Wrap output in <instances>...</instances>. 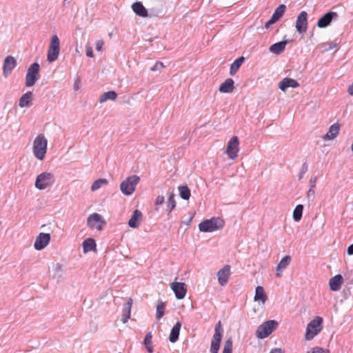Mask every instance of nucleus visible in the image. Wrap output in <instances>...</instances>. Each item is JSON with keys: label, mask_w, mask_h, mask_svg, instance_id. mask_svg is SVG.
Segmentation results:
<instances>
[{"label": "nucleus", "mask_w": 353, "mask_h": 353, "mask_svg": "<svg viewBox=\"0 0 353 353\" xmlns=\"http://www.w3.org/2000/svg\"><path fill=\"white\" fill-rule=\"evenodd\" d=\"M347 253L349 255H353V243H352V244H351V245L347 248Z\"/></svg>", "instance_id": "obj_53"}, {"label": "nucleus", "mask_w": 353, "mask_h": 353, "mask_svg": "<svg viewBox=\"0 0 353 353\" xmlns=\"http://www.w3.org/2000/svg\"><path fill=\"white\" fill-rule=\"evenodd\" d=\"M152 335L151 332H150L146 334V335L144 338V341H143V344L145 346V348L147 349V350L149 353L153 352V345H152Z\"/></svg>", "instance_id": "obj_34"}, {"label": "nucleus", "mask_w": 353, "mask_h": 353, "mask_svg": "<svg viewBox=\"0 0 353 353\" xmlns=\"http://www.w3.org/2000/svg\"><path fill=\"white\" fill-rule=\"evenodd\" d=\"M255 301H261L264 303L267 300V296L264 293V290L262 286H257L255 290Z\"/></svg>", "instance_id": "obj_32"}, {"label": "nucleus", "mask_w": 353, "mask_h": 353, "mask_svg": "<svg viewBox=\"0 0 353 353\" xmlns=\"http://www.w3.org/2000/svg\"><path fill=\"white\" fill-rule=\"evenodd\" d=\"M339 14L336 12H328L321 17L317 22V26L320 28H324L327 27L332 22V20L336 19Z\"/></svg>", "instance_id": "obj_14"}, {"label": "nucleus", "mask_w": 353, "mask_h": 353, "mask_svg": "<svg viewBox=\"0 0 353 353\" xmlns=\"http://www.w3.org/2000/svg\"><path fill=\"white\" fill-rule=\"evenodd\" d=\"M296 29L300 34L306 32L307 29V13L302 11L299 13L296 21Z\"/></svg>", "instance_id": "obj_12"}, {"label": "nucleus", "mask_w": 353, "mask_h": 353, "mask_svg": "<svg viewBox=\"0 0 353 353\" xmlns=\"http://www.w3.org/2000/svg\"><path fill=\"white\" fill-rule=\"evenodd\" d=\"M230 275V266L228 265H225L223 268H221L217 272L219 283L221 286L225 285L228 281Z\"/></svg>", "instance_id": "obj_17"}, {"label": "nucleus", "mask_w": 353, "mask_h": 353, "mask_svg": "<svg viewBox=\"0 0 353 353\" xmlns=\"http://www.w3.org/2000/svg\"><path fill=\"white\" fill-rule=\"evenodd\" d=\"M104 42L103 40H98L96 42V50L97 51H101L103 47Z\"/></svg>", "instance_id": "obj_45"}, {"label": "nucleus", "mask_w": 353, "mask_h": 353, "mask_svg": "<svg viewBox=\"0 0 353 353\" xmlns=\"http://www.w3.org/2000/svg\"><path fill=\"white\" fill-rule=\"evenodd\" d=\"M322 323L323 319L320 316H316L307 325L305 339L306 341L313 339L323 329Z\"/></svg>", "instance_id": "obj_3"}, {"label": "nucleus", "mask_w": 353, "mask_h": 353, "mask_svg": "<svg viewBox=\"0 0 353 353\" xmlns=\"http://www.w3.org/2000/svg\"><path fill=\"white\" fill-rule=\"evenodd\" d=\"M105 221L103 217L98 213H93L90 215L87 219L88 226L92 229H96L99 231L103 230L105 225Z\"/></svg>", "instance_id": "obj_10"}, {"label": "nucleus", "mask_w": 353, "mask_h": 353, "mask_svg": "<svg viewBox=\"0 0 353 353\" xmlns=\"http://www.w3.org/2000/svg\"><path fill=\"white\" fill-rule=\"evenodd\" d=\"M316 180H317V177L316 176L312 177L310 179L309 183H310V188H314H314L316 186Z\"/></svg>", "instance_id": "obj_47"}, {"label": "nucleus", "mask_w": 353, "mask_h": 353, "mask_svg": "<svg viewBox=\"0 0 353 353\" xmlns=\"http://www.w3.org/2000/svg\"><path fill=\"white\" fill-rule=\"evenodd\" d=\"M165 303L163 301H159L157 306V320L161 319L164 315Z\"/></svg>", "instance_id": "obj_39"}, {"label": "nucleus", "mask_w": 353, "mask_h": 353, "mask_svg": "<svg viewBox=\"0 0 353 353\" xmlns=\"http://www.w3.org/2000/svg\"><path fill=\"white\" fill-rule=\"evenodd\" d=\"M181 324L180 322L177 321L171 330V332L169 336V341L171 343H175L179 339L180 330H181Z\"/></svg>", "instance_id": "obj_27"}, {"label": "nucleus", "mask_w": 353, "mask_h": 353, "mask_svg": "<svg viewBox=\"0 0 353 353\" xmlns=\"http://www.w3.org/2000/svg\"><path fill=\"white\" fill-rule=\"evenodd\" d=\"M223 330L221 327V321H219L214 327V334L212 336L210 345L211 353H218L220 347V343L223 336Z\"/></svg>", "instance_id": "obj_8"}, {"label": "nucleus", "mask_w": 353, "mask_h": 353, "mask_svg": "<svg viewBox=\"0 0 353 353\" xmlns=\"http://www.w3.org/2000/svg\"><path fill=\"white\" fill-rule=\"evenodd\" d=\"M142 212L139 210H135L128 221L129 227L132 228H137L140 225L142 218Z\"/></svg>", "instance_id": "obj_22"}, {"label": "nucleus", "mask_w": 353, "mask_h": 353, "mask_svg": "<svg viewBox=\"0 0 353 353\" xmlns=\"http://www.w3.org/2000/svg\"><path fill=\"white\" fill-rule=\"evenodd\" d=\"M95 241L92 238H88L83 242V250L84 253L89 252L96 250Z\"/></svg>", "instance_id": "obj_29"}, {"label": "nucleus", "mask_w": 353, "mask_h": 353, "mask_svg": "<svg viewBox=\"0 0 353 353\" xmlns=\"http://www.w3.org/2000/svg\"><path fill=\"white\" fill-rule=\"evenodd\" d=\"M170 288L174 291L177 299H183L185 296L187 289L184 283L172 282L170 284Z\"/></svg>", "instance_id": "obj_16"}, {"label": "nucleus", "mask_w": 353, "mask_h": 353, "mask_svg": "<svg viewBox=\"0 0 353 353\" xmlns=\"http://www.w3.org/2000/svg\"><path fill=\"white\" fill-rule=\"evenodd\" d=\"M32 92L29 91L23 94L19 99V105L20 108L29 107L32 100Z\"/></svg>", "instance_id": "obj_26"}, {"label": "nucleus", "mask_w": 353, "mask_h": 353, "mask_svg": "<svg viewBox=\"0 0 353 353\" xmlns=\"http://www.w3.org/2000/svg\"><path fill=\"white\" fill-rule=\"evenodd\" d=\"M139 181L140 177L137 175H132L127 177L120 184L121 192L127 196L131 195L134 192L136 185Z\"/></svg>", "instance_id": "obj_5"}, {"label": "nucleus", "mask_w": 353, "mask_h": 353, "mask_svg": "<svg viewBox=\"0 0 353 353\" xmlns=\"http://www.w3.org/2000/svg\"><path fill=\"white\" fill-rule=\"evenodd\" d=\"M17 63V60L11 55L5 58L3 65V74L5 77H7L12 72Z\"/></svg>", "instance_id": "obj_15"}, {"label": "nucleus", "mask_w": 353, "mask_h": 353, "mask_svg": "<svg viewBox=\"0 0 353 353\" xmlns=\"http://www.w3.org/2000/svg\"><path fill=\"white\" fill-rule=\"evenodd\" d=\"M307 170H308V165L306 162H304L302 164L301 169L298 175L299 180H301L303 178L305 174L307 172Z\"/></svg>", "instance_id": "obj_43"}, {"label": "nucleus", "mask_w": 353, "mask_h": 353, "mask_svg": "<svg viewBox=\"0 0 353 353\" xmlns=\"http://www.w3.org/2000/svg\"><path fill=\"white\" fill-rule=\"evenodd\" d=\"M343 283V278L341 274H336L332 277L329 281V286L332 291H339Z\"/></svg>", "instance_id": "obj_18"}, {"label": "nucleus", "mask_w": 353, "mask_h": 353, "mask_svg": "<svg viewBox=\"0 0 353 353\" xmlns=\"http://www.w3.org/2000/svg\"><path fill=\"white\" fill-rule=\"evenodd\" d=\"M179 195L181 199L188 200L190 197V190L187 185H181L178 188Z\"/></svg>", "instance_id": "obj_35"}, {"label": "nucleus", "mask_w": 353, "mask_h": 353, "mask_svg": "<svg viewBox=\"0 0 353 353\" xmlns=\"http://www.w3.org/2000/svg\"><path fill=\"white\" fill-rule=\"evenodd\" d=\"M50 234L49 233H40L36 238L34 248L37 250L44 249L50 243Z\"/></svg>", "instance_id": "obj_13"}, {"label": "nucleus", "mask_w": 353, "mask_h": 353, "mask_svg": "<svg viewBox=\"0 0 353 353\" xmlns=\"http://www.w3.org/2000/svg\"><path fill=\"white\" fill-rule=\"evenodd\" d=\"M306 353H330V350L319 346L312 347Z\"/></svg>", "instance_id": "obj_42"}, {"label": "nucleus", "mask_w": 353, "mask_h": 353, "mask_svg": "<svg viewBox=\"0 0 353 353\" xmlns=\"http://www.w3.org/2000/svg\"><path fill=\"white\" fill-rule=\"evenodd\" d=\"M54 276L53 277L54 279H59L62 278L63 272V265L59 263H57L54 265Z\"/></svg>", "instance_id": "obj_38"}, {"label": "nucleus", "mask_w": 353, "mask_h": 353, "mask_svg": "<svg viewBox=\"0 0 353 353\" xmlns=\"http://www.w3.org/2000/svg\"><path fill=\"white\" fill-rule=\"evenodd\" d=\"M78 85H77V83H74V90H78Z\"/></svg>", "instance_id": "obj_56"}, {"label": "nucleus", "mask_w": 353, "mask_h": 353, "mask_svg": "<svg viewBox=\"0 0 353 353\" xmlns=\"http://www.w3.org/2000/svg\"><path fill=\"white\" fill-rule=\"evenodd\" d=\"M165 201V198L163 196H158L155 201L156 205H162Z\"/></svg>", "instance_id": "obj_46"}, {"label": "nucleus", "mask_w": 353, "mask_h": 353, "mask_svg": "<svg viewBox=\"0 0 353 353\" xmlns=\"http://www.w3.org/2000/svg\"><path fill=\"white\" fill-rule=\"evenodd\" d=\"M60 52V41L57 35L54 34L51 37L50 43L48 50L47 60L50 62L55 61Z\"/></svg>", "instance_id": "obj_7"}, {"label": "nucleus", "mask_w": 353, "mask_h": 353, "mask_svg": "<svg viewBox=\"0 0 353 353\" xmlns=\"http://www.w3.org/2000/svg\"><path fill=\"white\" fill-rule=\"evenodd\" d=\"M108 183V180L105 179H99L93 182L91 186V190L95 191L102 186L106 185Z\"/></svg>", "instance_id": "obj_37"}, {"label": "nucleus", "mask_w": 353, "mask_h": 353, "mask_svg": "<svg viewBox=\"0 0 353 353\" xmlns=\"http://www.w3.org/2000/svg\"><path fill=\"white\" fill-rule=\"evenodd\" d=\"M270 353H284V351L281 348H274Z\"/></svg>", "instance_id": "obj_51"}, {"label": "nucleus", "mask_w": 353, "mask_h": 353, "mask_svg": "<svg viewBox=\"0 0 353 353\" xmlns=\"http://www.w3.org/2000/svg\"><path fill=\"white\" fill-rule=\"evenodd\" d=\"M245 59L243 57H240L239 58L236 59L230 65V74L232 76H234L236 74L237 71L239 70V68L243 63Z\"/></svg>", "instance_id": "obj_30"}, {"label": "nucleus", "mask_w": 353, "mask_h": 353, "mask_svg": "<svg viewBox=\"0 0 353 353\" xmlns=\"http://www.w3.org/2000/svg\"><path fill=\"white\" fill-rule=\"evenodd\" d=\"M132 9L133 12L141 17H148V10L144 7L141 1H137L132 5Z\"/></svg>", "instance_id": "obj_21"}, {"label": "nucleus", "mask_w": 353, "mask_h": 353, "mask_svg": "<svg viewBox=\"0 0 353 353\" xmlns=\"http://www.w3.org/2000/svg\"><path fill=\"white\" fill-rule=\"evenodd\" d=\"M165 66L163 63L161 61H157L152 68V71H160L162 68H163Z\"/></svg>", "instance_id": "obj_44"}, {"label": "nucleus", "mask_w": 353, "mask_h": 353, "mask_svg": "<svg viewBox=\"0 0 353 353\" xmlns=\"http://www.w3.org/2000/svg\"><path fill=\"white\" fill-rule=\"evenodd\" d=\"M232 339L231 337L228 338L224 343L222 353H232Z\"/></svg>", "instance_id": "obj_40"}, {"label": "nucleus", "mask_w": 353, "mask_h": 353, "mask_svg": "<svg viewBox=\"0 0 353 353\" xmlns=\"http://www.w3.org/2000/svg\"><path fill=\"white\" fill-rule=\"evenodd\" d=\"M341 125L339 123L332 124L327 132L323 137V140H332L337 137L340 130Z\"/></svg>", "instance_id": "obj_19"}, {"label": "nucleus", "mask_w": 353, "mask_h": 353, "mask_svg": "<svg viewBox=\"0 0 353 353\" xmlns=\"http://www.w3.org/2000/svg\"><path fill=\"white\" fill-rule=\"evenodd\" d=\"M328 45H329V47L327 49H326V50H332L334 48L336 47L337 43L336 42H330L328 43Z\"/></svg>", "instance_id": "obj_52"}, {"label": "nucleus", "mask_w": 353, "mask_h": 353, "mask_svg": "<svg viewBox=\"0 0 353 353\" xmlns=\"http://www.w3.org/2000/svg\"><path fill=\"white\" fill-rule=\"evenodd\" d=\"M303 210V205L301 204H299L296 206L293 211V219L295 221H299L302 218Z\"/></svg>", "instance_id": "obj_36"}, {"label": "nucleus", "mask_w": 353, "mask_h": 353, "mask_svg": "<svg viewBox=\"0 0 353 353\" xmlns=\"http://www.w3.org/2000/svg\"><path fill=\"white\" fill-rule=\"evenodd\" d=\"M234 82L232 79L228 78L219 86V90L222 93H231L234 89Z\"/></svg>", "instance_id": "obj_23"}, {"label": "nucleus", "mask_w": 353, "mask_h": 353, "mask_svg": "<svg viewBox=\"0 0 353 353\" xmlns=\"http://www.w3.org/2000/svg\"><path fill=\"white\" fill-rule=\"evenodd\" d=\"M39 64L34 63L30 65L26 75V86L31 87L34 85L35 82L38 80L39 72Z\"/></svg>", "instance_id": "obj_9"}, {"label": "nucleus", "mask_w": 353, "mask_h": 353, "mask_svg": "<svg viewBox=\"0 0 353 353\" xmlns=\"http://www.w3.org/2000/svg\"><path fill=\"white\" fill-rule=\"evenodd\" d=\"M132 299L130 298L127 303L123 305V314L121 318V321L123 323H126L128 321V319L130 318L131 316V308L132 305Z\"/></svg>", "instance_id": "obj_24"}, {"label": "nucleus", "mask_w": 353, "mask_h": 353, "mask_svg": "<svg viewBox=\"0 0 353 353\" xmlns=\"http://www.w3.org/2000/svg\"><path fill=\"white\" fill-rule=\"evenodd\" d=\"M347 92L350 95L353 96V83L349 85Z\"/></svg>", "instance_id": "obj_54"}, {"label": "nucleus", "mask_w": 353, "mask_h": 353, "mask_svg": "<svg viewBox=\"0 0 353 353\" xmlns=\"http://www.w3.org/2000/svg\"><path fill=\"white\" fill-rule=\"evenodd\" d=\"M175 206L176 202L174 200V194L172 192H171L168 199V214L172 212V210L175 208Z\"/></svg>", "instance_id": "obj_41"}, {"label": "nucleus", "mask_w": 353, "mask_h": 353, "mask_svg": "<svg viewBox=\"0 0 353 353\" xmlns=\"http://www.w3.org/2000/svg\"><path fill=\"white\" fill-rule=\"evenodd\" d=\"M86 55L88 57H94L93 50H92V47L86 46Z\"/></svg>", "instance_id": "obj_49"}, {"label": "nucleus", "mask_w": 353, "mask_h": 353, "mask_svg": "<svg viewBox=\"0 0 353 353\" xmlns=\"http://www.w3.org/2000/svg\"><path fill=\"white\" fill-rule=\"evenodd\" d=\"M314 195V188H310L308 190L307 192V197L308 199H310V197H313Z\"/></svg>", "instance_id": "obj_50"}, {"label": "nucleus", "mask_w": 353, "mask_h": 353, "mask_svg": "<svg viewBox=\"0 0 353 353\" xmlns=\"http://www.w3.org/2000/svg\"><path fill=\"white\" fill-rule=\"evenodd\" d=\"M117 97V94L115 91L111 90L104 92L99 98V103H102L108 100H115Z\"/></svg>", "instance_id": "obj_31"}, {"label": "nucleus", "mask_w": 353, "mask_h": 353, "mask_svg": "<svg viewBox=\"0 0 353 353\" xmlns=\"http://www.w3.org/2000/svg\"><path fill=\"white\" fill-rule=\"evenodd\" d=\"M278 325V322L274 320L265 321L258 327L256 331V336L260 339L268 337L277 328Z\"/></svg>", "instance_id": "obj_4"}, {"label": "nucleus", "mask_w": 353, "mask_h": 353, "mask_svg": "<svg viewBox=\"0 0 353 353\" xmlns=\"http://www.w3.org/2000/svg\"><path fill=\"white\" fill-rule=\"evenodd\" d=\"M239 141L236 136H234L228 141L226 148V154L230 159H234L238 156Z\"/></svg>", "instance_id": "obj_11"}, {"label": "nucleus", "mask_w": 353, "mask_h": 353, "mask_svg": "<svg viewBox=\"0 0 353 353\" xmlns=\"http://www.w3.org/2000/svg\"><path fill=\"white\" fill-rule=\"evenodd\" d=\"M224 225V221L219 217H212L201 222L199 229L203 232H212L221 229Z\"/></svg>", "instance_id": "obj_2"}, {"label": "nucleus", "mask_w": 353, "mask_h": 353, "mask_svg": "<svg viewBox=\"0 0 353 353\" xmlns=\"http://www.w3.org/2000/svg\"><path fill=\"white\" fill-rule=\"evenodd\" d=\"M299 86V83L296 80L291 78H284L279 85V88L283 92L286 91L288 88H297Z\"/></svg>", "instance_id": "obj_20"}, {"label": "nucleus", "mask_w": 353, "mask_h": 353, "mask_svg": "<svg viewBox=\"0 0 353 353\" xmlns=\"http://www.w3.org/2000/svg\"><path fill=\"white\" fill-rule=\"evenodd\" d=\"M276 21L275 19H274L272 17L270 18V19H269L265 24V28L266 29L269 28L270 27L271 25L274 24V23H276Z\"/></svg>", "instance_id": "obj_48"}, {"label": "nucleus", "mask_w": 353, "mask_h": 353, "mask_svg": "<svg viewBox=\"0 0 353 353\" xmlns=\"http://www.w3.org/2000/svg\"><path fill=\"white\" fill-rule=\"evenodd\" d=\"M286 10V6L284 4H281L274 10L272 15V17L276 21L282 17Z\"/></svg>", "instance_id": "obj_33"}, {"label": "nucleus", "mask_w": 353, "mask_h": 353, "mask_svg": "<svg viewBox=\"0 0 353 353\" xmlns=\"http://www.w3.org/2000/svg\"><path fill=\"white\" fill-rule=\"evenodd\" d=\"M192 216H190V217L188 219V221H186L185 224H186V225H189V224H190V223L192 221Z\"/></svg>", "instance_id": "obj_55"}, {"label": "nucleus", "mask_w": 353, "mask_h": 353, "mask_svg": "<svg viewBox=\"0 0 353 353\" xmlns=\"http://www.w3.org/2000/svg\"><path fill=\"white\" fill-rule=\"evenodd\" d=\"M112 32H111V33H109V34H108V36H109L110 37H112Z\"/></svg>", "instance_id": "obj_57"}, {"label": "nucleus", "mask_w": 353, "mask_h": 353, "mask_svg": "<svg viewBox=\"0 0 353 353\" xmlns=\"http://www.w3.org/2000/svg\"><path fill=\"white\" fill-rule=\"evenodd\" d=\"M291 256L289 255L285 256L283 259H281V261L276 266V276H280L279 271H283L285 269L290 263Z\"/></svg>", "instance_id": "obj_28"}, {"label": "nucleus", "mask_w": 353, "mask_h": 353, "mask_svg": "<svg viewBox=\"0 0 353 353\" xmlns=\"http://www.w3.org/2000/svg\"><path fill=\"white\" fill-rule=\"evenodd\" d=\"M287 43H288L287 41H281L275 43L270 47L269 50L273 54H280L281 53H282L284 51Z\"/></svg>", "instance_id": "obj_25"}, {"label": "nucleus", "mask_w": 353, "mask_h": 353, "mask_svg": "<svg viewBox=\"0 0 353 353\" xmlns=\"http://www.w3.org/2000/svg\"><path fill=\"white\" fill-rule=\"evenodd\" d=\"M47 145L48 140L44 134H39L35 137L32 145V152L38 160L44 159L47 152Z\"/></svg>", "instance_id": "obj_1"}, {"label": "nucleus", "mask_w": 353, "mask_h": 353, "mask_svg": "<svg viewBox=\"0 0 353 353\" xmlns=\"http://www.w3.org/2000/svg\"><path fill=\"white\" fill-rule=\"evenodd\" d=\"M55 181L54 176L51 172H42L37 175L35 181V187L40 190H45L51 186Z\"/></svg>", "instance_id": "obj_6"}]
</instances>
